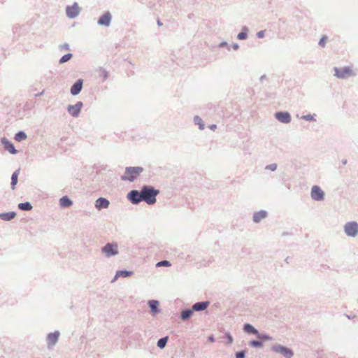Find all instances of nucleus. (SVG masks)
Listing matches in <instances>:
<instances>
[{
    "label": "nucleus",
    "instance_id": "f257e3e1",
    "mask_svg": "<svg viewBox=\"0 0 358 358\" xmlns=\"http://www.w3.org/2000/svg\"><path fill=\"white\" fill-rule=\"evenodd\" d=\"M143 201L148 205H152L157 201V196L159 194V191L155 189L153 186L149 185H144L141 187Z\"/></svg>",
    "mask_w": 358,
    "mask_h": 358
},
{
    "label": "nucleus",
    "instance_id": "f03ea898",
    "mask_svg": "<svg viewBox=\"0 0 358 358\" xmlns=\"http://www.w3.org/2000/svg\"><path fill=\"white\" fill-rule=\"evenodd\" d=\"M143 171L142 166H127L125 168L124 174L121 176V180L134 182Z\"/></svg>",
    "mask_w": 358,
    "mask_h": 358
},
{
    "label": "nucleus",
    "instance_id": "7ed1b4c3",
    "mask_svg": "<svg viewBox=\"0 0 358 358\" xmlns=\"http://www.w3.org/2000/svg\"><path fill=\"white\" fill-rule=\"evenodd\" d=\"M272 352L282 355L285 358H292L294 351L292 348L282 344L275 343L271 347Z\"/></svg>",
    "mask_w": 358,
    "mask_h": 358
},
{
    "label": "nucleus",
    "instance_id": "20e7f679",
    "mask_svg": "<svg viewBox=\"0 0 358 358\" xmlns=\"http://www.w3.org/2000/svg\"><path fill=\"white\" fill-rule=\"evenodd\" d=\"M101 252L106 257H114L119 254L118 244L116 242L107 243L101 248Z\"/></svg>",
    "mask_w": 358,
    "mask_h": 358
},
{
    "label": "nucleus",
    "instance_id": "39448f33",
    "mask_svg": "<svg viewBox=\"0 0 358 358\" xmlns=\"http://www.w3.org/2000/svg\"><path fill=\"white\" fill-rule=\"evenodd\" d=\"M334 76L340 79H346L355 75L352 68L348 66L343 67H334Z\"/></svg>",
    "mask_w": 358,
    "mask_h": 358
},
{
    "label": "nucleus",
    "instance_id": "423d86ee",
    "mask_svg": "<svg viewBox=\"0 0 358 358\" xmlns=\"http://www.w3.org/2000/svg\"><path fill=\"white\" fill-rule=\"evenodd\" d=\"M343 230L348 236L355 238L358 235V223L356 221L348 222L345 224Z\"/></svg>",
    "mask_w": 358,
    "mask_h": 358
},
{
    "label": "nucleus",
    "instance_id": "0eeeda50",
    "mask_svg": "<svg viewBox=\"0 0 358 358\" xmlns=\"http://www.w3.org/2000/svg\"><path fill=\"white\" fill-rule=\"evenodd\" d=\"M127 199L134 205H138L143 201L142 190L132 189L127 194Z\"/></svg>",
    "mask_w": 358,
    "mask_h": 358
},
{
    "label": "nucleus",
    "instance_id": "6e6552de",
    "mask_svg": "<svg viewBox=\"0 0 358 358\" xmlns=\"http://www.w3.org/2000/svg\"><path fill=\"white\" fill-rule=\"evenodd\" d=\"M66 15L68 18L73 20L76 18L81 12V8L77 2H74L72 5H68L65 8Z\"/></svg>",
    "mask_w": 358,
    "mask_h": 358
},
{
    "label": "nucleus",
    "instance_id": "1a4fd4ad",
    "mask_svg": "<svg viewBox=\"0 0 358 358\" xmlns=\"http://www.w3.org/2000/svg\"><path fill=\"white\" fill-rule=\"evenodd\" d=\"M311 199L315 201H322L324 200L325 193L318 185H313L310 191Z\"/></svg>",
    "mask_w": 358,
    "mask_h": 358
},
{
    "label": "nucleus",
    "instance_id": "9d476101",
    "mask_svg": "<svg viewBox=\"0 0 358 358\" xmlns=\"http://www.w3.org/2000/svg\"><path fill=\"white\" fill-rule=\"evenodd\" d=\"M59 336L60 332L58 330H55L47 334L46 342L48 349H52L57 343Z\"/></svg>",
    "mask_w": 358,
    "mask_h": 358
},
{
    "label": "nucleus",
    "instance_id": "9b49d317",
    "mask_svg": "<svg viewBox=\"0 0 358 358\" xmlns=\"http://www.w3.org/2000/svg\"><path fill=\"white\" fill-rule=\"evenodd\" d=\"M275 118L280 122L288 124L292 121V116L287 110H279L274 113Z\"/></svg>",
    "mask_w": 358,
    "mask_h": 358
},
{
    "label": "nucleus",
    "instance_id": "f8f14e48",
    "mask_svg": "<svg viewBox=\"0 0 358 358\" xmlns=\"http://www.w3.org/2000/svg\"><path fill=\"white\" fill-rule=\"evenodd\" d=\"M0 142L2 144L4 150L8 151L10 154L17 155L18 153V150L15 148L13 143L6 137L1 138Z\"/></svg>",
    "mask_w": 358,
    "mask_h": 358
},
{
    "label": "nucleus",
    "instance_id": "ddd939ff",
    "mask_svg": "<svg viewBox=\"0 0 358 358\" xmlns=\"http://www.w3.org/2000/svg\"><path fill=\"white\" fill-rule=\"evenodd\" d=\"M112 21V15L110 11H105L98 19L97 24L99 26L109 27Z\"/></svg>",
    "mask_w": 358,
    "mask_h": 358
},
{
    "label": "nucleus",
    "instance_id": "4468645a",
    "mask_svg": "<svg viewBox=\"0 0 358 358\" xmlns=\"http://www.w3.org/2000/svg\"><path fill=\"white\" fill-rule=\"evenodd\" d=\"M148 306L150 310V313L152 316H156L157 314L162 312L161 308H159V301L156 299H150L148 301Z\"/></svg>",
    "mask_w": 358,
    "mask_h": 358
},
{
    "label": "nucleus",
    "instance_id": "2eb2a0df",
    "mask_svg": "<svg viewBox=\"0 0 358 358\" xmlns=\"http://www.w3.org/2000/svg\"><path fill=\"white\" fill-rule=\"evenodd\" d=\"M83 87V80L82 78H79L76 80L75 83L71 85L70 92L73 96H77L80 93Z\"/></svg>",
    "mask_w": 358,
    "mask_h": 358
},
{
    "label": "nucleus",
    "instance_id": "dca6fc26",
    "mask_svg": "<svg viewBox=\"0 0 358 358\" xmlns=\"http://www.w3.org/2000/svg\"><path fill=\"white\" fill-rule=\"evenodd\" d=\"M268 215V213L266 210L255 211L252 215V222L255 224H259L262 220L266 218Z\"/></svg>",
    "mask_w": 358,
    "mask_h": 358
},
{
    "label": "nucleus",
    "instance_id": "f3484780",
    "mask_svg": "<svg viewBox=\"0 0 358 358\" xmlns=\"http://www.w3.org/2000/svg\"><path fill=\"white\" fill-rule=\"evenodd\" d=\"M110 201L105 197H99L94 203V206L96 210H101L102 209L108 208Z\"/></svg>",
    "mask_w": 358,
    "mask_h": 358
},
{
    "label": "nucleus",
    "instance_id": "a211bd4d",
    "mask_svg": "<svg viewBox=\"0 0 358 358\" xmlns=\"http://www.w3.org/2000/svg\"><path fill=\"white\" fill-rule=\"evenodd\" d=\"M210 305L208 301H201L194 303L192 306L194 312H201L205 310Z\"/></svg>",
    "mask_w": 358,
    "mask_h": 358
},
{
    "label": "nucleus",
    "instance_id": "6ab92c4d",
    "mask_svg": "<svg viewBox=\"0 0 358 358\" xmlns=\"http://www.w3.org/2000/svg\"><path fill=\"white\" fill-rule=\"evenodd\" d=\"M243 331L248 335H254L255 336L257 334H259V330L248 322H245L243 324Z\"/></svg>",
    "mask_w": 358,
    "mask_h": 358
},
{
    "label": "nucleus",
    "instance_id": "aec40b11",
    "mask_svg": "<svg viewBox=\"0 0 358 358\" xmlns=\"http://www.w3.org/2000/svg\"><path fill=\"white\" fill-rule=\"evenodd\" d=\"M256 337L264 344L265 342L272 341L274 340L273 337L265 331H259L257 334Z\"/></svg>",
    "mask_w": 358,
    "mask_h": 358
},
{
    "label": "nucleus",
    "instance_id": "412c9836",
    "mask_svg": "<svg viewBox=\"0 0 358 358\" xmlns=\"http://www.w3.org/2000/svg\"><path fill=\"white\" fill-rule=\"evenodd\" d=\"M194 313L192 308L184 309L180 313V319L182 321H187L192 317Z\"/></svg>",
    "mask_w": 358,
    "mask_h": 358
},
{
    "label": "nucleus",
    "instance_id": "4be33fe9",
    "mask_svg": "<svg viewBox=\"0 0 358 358\" xmlns=\"http://www.w3.org/2000/svg\"><path fill=\"white\" fill-rule=\"evenodd\" d=\"M17 215L15 211H8L0 213V219L3 221H10L13 220Z\"/></svg>",
    "mask_w": 358,
    "mask_h": 358
},
{
    "label": "nucleus",
    "instance_id": "5701e85b",
    "mask_svg": "<svg viewBox=\"0 0 358 358\" xmlns=\"http://www.w3.org/2000/svg\"><path fill=\"white\" fill-rule=\"evenodd\" d=\"M20 173V168L15 170L11 176L10 188L14 190L16 188V185L18 182V176Z\"/></svg>",
    "mask_w": 358,
    "mask_h": 358
},
{
    "label": "nucleus",
    "instance_id": "b1692460",
    "mask_svg": "<svg viewBox=\"0 0 358 358\" xmlns=\"http://www.w3.org/2000/svg\"><path fill=\"white\" fill-rule=\"evenodd\" d=\"M66 110H67V112L69 113V114L73 117H78L81 113L80 111V110L76 106L75 104L74 105H71V104L68 105Z\"/></svg>",
    "mask_w": 358,
    "mask_h": 358
},
{
    "label": "nucleus",
    "instance_id": "393cba45",
    "mask_svg": "<svg viewBox=\"0 0 358 358\" xmlns=\"http://www.w3.org/2000/svg\"><path fill=\"white\" fill-rule=\"evenodd\" d=\"M73 201L68 196H63L59 199V205L62 208H68L73 205Z\"/></svg>",
    "mask_w": 358,
    "mask_h": 358
},
{
    "label": "nucleus",
    "instance_id": "a878e982",
    "mask_svg": "<svg viewBox=\"0 0 358 358\" xmlns=\"http://www.w3.org/2000/svg\"><path fill=\"white\" fill-rule=\"evenodd\" d=\"M134 272L125 268L120 269L116 271V278H127L134 275Z\"/></svg>",
    "mask_w": 358,
    "mask_h": 358
},
{
    "label": "nucleus",
    "instance_id": "bb28decb",
    "mask_svg": "<svg viewBox=\"0 0 358 358\" xmlns=\"http://www.w3.org/2000/svg\"><path fill=\"white\" fill-rule=\"evenodd\" d=\"M249 29L246 26L241 28V31L238 34L236 38L238 40H246L248 38Z\"/></svg>",
    "mask_w": 358,
    "mask_h": 358
},
{
    "label": "nucleus",
    "instance_id": "cd10ccee",
    "mask_svg": "<svg viewBox=\"0 0 358 358\" xmlns=\"http://www.w3.org/2000/svg\"><path fill=\"white\" fill-rule=\"evenodd\" d=\"M248 345L255 349H262L264 347V344H263L257 338V339L250 340L248 342Z\"/></svg>",
    "mask_w": 358,
    "mask_h": 358
},
{
    "label": "nucleus",
    "instance_id": "c85d7f7f",
    "mask_svg": "<svg viewBox=\"0 0 358 358\" xmlns=\"http://www.w3.org/2000/svg\"><path fill=\"white\" fill-rule=\"evenodd\" d=\"M193 122L195 125H197L200 130H203L206 127L205 123L201 119V117L199 115H194L193 118Z\"/></svg>",
    "mask_w": 358,
    "mask_h": 358
},
{
    "label": "nucleus",
    "instance_id": "c756f323",
    "mask_svg": "<svg viewBox=\"0 0 358 358\" xmlns=\"http://www.w3.org/2000/svg\"><path fill=\"white\" fill-rule=\"evenodd\" d=\"M27 138V135L25 131L22 130H20L15 133L14 136V139L17 142H21Z\"/></svg>",
    "mask_w": 358,
    "mask_h": 358
},
{
    "label": "nucleus",
    "instance_id": "7c9ffc66",
    "mask_svg": "<svg viewBox=\"0 0 358 358\" xmlns=\"http://www.w3.org/2000/svg\"><path fill=\"white\" fill-rule=\"evenodd\" d=\"M17 208L20 210L29 211L33 208V206L29 201H25L18 203Z\"/></svg>",
    "mask_w": 358,
    "mask_h": 358
},
{
    "label": "nucleus",
    "instance_id": "2f4dec72",
    "mask_svg": "<svg viewBox=\"0 0 358 358\" xmlns=\"http://www.w3.org/2000/svg\"><path fill=\"white\" fill-rule=\"evenodd\" d=\"M169 339V336L160 338L157 342V348H159V349H164L166 346Z\"/></svg>",
    "mask_w": 358,
    "mask_h": 358
},
{
    "label": "nucleus",
    "instance_id": "473e14b6",
    "mask_svg": "<svg viewBox=\"0 0 358 358\" xmlns=\"http://www.w3.org/2000/svg\"><path fill=\"white\" fill-rule=\"evenodd\" d=\"M73 55L72 53L71 52H68L65 55H64L59 60V64H64L67 62H69V60H71L72 58H73Z\"/></svg>",
    "mask_w": 358,
    "mask_h": 358
},
{
    "label": "nucleus",
    "instance_id": "72a5a7b5",
    "mask_svg": "<svg viewBox=\"0 0 358 358\" xmlns=\"http://www.w3.org/2000/svg\"><path fill=\"white\" fill-rule=\"evenodd\" d=\"M99 77L102 78L103 81L106 80L109 77V73L103 67H99Z\"/></svg>",
    "mask_w": 358,
    "mask_h": 358
},
{
    "label": "nucleus",
    "instance_id": "f704fd0d",
    "mask_svg": "<svg viewBox=\"0 0 358 358\" xmlns=\"http://www.w3.org/2000/svg\"><path fill=\"white\" fill-rule=\"evenodd\" d=\"M315 116H316L315 114L308 113L306 115H303L301 117V119L306 120V121H308V122H315L316 121Z\"/></svg>",
    "mask_w": 358,
    "mask_h": 358
},
{
    "label": "nucleus",
    "instance_id": "c9c22d12",
    "mask_svg": "<svg viewBox=\"0 0 358 358\" xmlns=\"http://www.w3.org/2000/svg\"><path fill=\"white\" fill-rule=\"evenodd\" d=\"M247 352H248L247 349H243V350H241L239 351H236L234 354L235 358H245Z\"/></svg>",
    "mask_w": 358,
    "mask_h": 358
},
{
    "label": "nucleus",
    "instance_id": "e433bc0d",
    "mask_svg": "<svg viewBox=\"0 0 358 358\" xmlns=\"http://www.w3.org/2000/svg\"><path fill=\"white\" fill-rule=\"evenodd\" d=\"M234 342V338L230 332L225 331V345H231Z\"/></svg>",
    "mask_w": 358,
    "mask_h": 358
},
{
    "label": "nucleus",
    "instance_id": "4c0bfd02",
    "mask_svg": "<svg viewBox=\"0 0 358 358\" xmlns=\"http://www.w3.org/2000/svg\"><path fill=\"white\" fill-rule=\"evenodd\" d=\"M328 40V37L327 35H322V37L320 38L319 42H318V45L322 47V48H324L326 44H327V41Z\"/></svg>",
    "mask_w": 358,
    "mask_h": 358
},
{
    "label": "nucleus",
    "instance_id": "58836bf2",
    "mask_svg": "<svg viewBox=\"0 0 358 358\" xmlns=\"http://www.w3.org/2000/svg\"><path fill=\"white\" fill-rule=\"evenodd\" d=\"M171 266V263L168 261V260H162V261H159L158 262L157 264H156V266L157 267H159V266Z\"/></svg>",
    "mask_w": 358,
    "mask_h": 358
},
{
    "label": "nucleus",
    "instance_id": "ea45409f",
    "mask_svg": "<svg viewBox=\"0 0 358 358\" xmlns=\"http://www.w3.org/2000/svg\"><path fill=\"white\" fill-rule=\"evenodd\" d=\"M278 165L275 163L268 164L265 166L266 170L275 171L277 169Z\"/></svg>",
    "mask_w": 358,
    "mask_h": 358
},
{
    "label": "nucleus",
    "instance_id": "a19ab883",
    "mask_svg": "<svg viewBox=\"0 0 358 358\" xmlns=\"http://www.w3.org/2000/svg\"><path fill=\"white\" fill-rule=\"evenodd\" d=\"M59 49L62 50H69L70 46H69V43H65L59 45Z\"/></svg>",
    "mask_w": 358,
    "mask_h": 358
},
{
    "label": "nucleus",
    "instance_id": "79ce46f5",
    "mask_svg": "<svg viewBox=\"0 0 358 358\" xmlns=\"http://www.w3.org/2000/svg\"><path fill=\"white\" fill-rule=\"evenodd\" d=\"M265 30H260L257 32L256 36L258 38H263L265 36Z\"/></svg>",
    "mask_w": 358,
    "mask_h": 358
},
{
    "label": "nucleus",
    "instance_id": "37998d69",
    "mask_svg": "<svg viewBox=\"0 0 358 358\" xmlns=\"http://www.w3.org/2000/svg\"><path fill=\"white\" fill-rule=\"evenodd\" d=\"M75 105L81 112L82 108L83 107V103L82 101H77Z\"/></svg>",
    "mask_w": 358,
    "mask_h": 358
},
{
    "label": "nucleus",
    "instance_id": "c03bdc74",
    "mask_svg": "<svg viewBox=\"0 0 358 358\" xmlns=\"http://www.w3.org/2000/svg\"><path fill=\"white\" fill-rule=\"evenodd\" d=\"M231 48L234 50H237L239 48V45L237 43H233L231 45Z\"/></svg>",
    "mask_w": 358,
    "mask_h": 358
},
{
    "label": "nucleus",
    "instance_id": "a18cd8bd",
    "mask_svg": "<svg viewBox=\"0 0 358 358\" xmlns=\"http://www.w3.org/2000/svg\"><path fill=\"white\" fill-rule=\"evenodd\" d=\"M208 127L210 130L214 131V130L217 128V124H209Z\"/></svg>",
    "mask_w": 358,
    "mask_h": 358
},
{
    "label": "nucleus",
    "instance_id": "49530a36",
    "mask_svg": "<svg viewBox=\"0 0 358 358\" xmlns=\"http://www.w3.org/2000/svg\"><path fill=\"white\" fill-rule=\"evenodd\" d=\"M345 316L348 318L349 320H352L354 318L356 317V315H348V314H345Z\"/></svg>",
    "mask_w": 358,
    "mask_h": 358
},
{
    "label": "nucleus",
    "instance_id": "de8ad7c7",
    "mask_svg": "<svg viewBox=\"0 0 358 358\" xmlns=\"http://www.w3.org/2000/svg\"><path fill=\"white\" fill-rule=\"evenodd\" d=\"M208 340L209 341H211V342L214 341H215V337H214V336H213V335H210V336L208 337Z\"/></svg>",
    "mask_w": 358,
    "mask_h": 358
},
{
    "label": "nucleus",
    "instance_id": "09e8293b",
    "mask_svg": "<svg viewBox=\"0 0 358 358\" xmlns=\"http://www.w3.org/2000/svg\"><path fill=\"white\" fill-rule=\"evenodd\" d=\"M224 40L220 41L218 44V47L219 48H224Z\"/></svg>",
    "mask_w": 358,
    "mask_h": 358
},
{
    "label": "nucleus",
    "instance_id": "8fccbe9b",
    "mask_svg": "<svg viewBox=\"0 0 358 358\" xmlns=\"http://www.w3.org/2000/svg\"><path fill=\"white\" fill-rule=\"evenodd\" d=\"M157 24L159 27H161L163 25V23L161 22V20L158 18L157 20Z\"/></svg>",
    "mask_w": 358,
    "mask_h": 358
},
{
    "label": "nucleus",
    "instance_id": "3c124183",
    "mask_svg": "<svg viewBox=\"0 0 358 358\" xmlns=\"http://www.w3.org/2000/svg\"><path fill=\"white\" fill-rule=\"evenodd\" d=\"M292 258L290 257H287L285 259V262H287V264H289L290 261H291Z\"/></svg>",
    "mask_w": 358,
    "mask_h": 358
},
{
    "label": "nucleus",
    "instance_id": "603ef678",
    "mask_svg": "<svg viewBox=\"0 0 358 358\" xmlns=\"http://www.w3.org/2000/svg\"><path fill=\"white\" fill-rule=\"evenodd\" d=\"M287 235H292V233H289V232H287V231H284L282 234V236H287Z\"/></svg>",
    "mask_w": 358,
    "mask_h": 358
},
{
    "label": "nucleus",
    "instance_id": "864d4df0",
    "mask_svg": "<svg viewBox=\"0 0 358 358\" xmlns=\"http://www.w3.org/2000/svg\"><path fill=\"white\" fill-rule=\"evenodd\" d=\"M341 163L343 165H346L348 163V160L346 159H342Z\"/></svg>",
    "mask_w": 358,
    "mask_h": 358
},
{
    "label": "nucleus",
    "instance_id": "5fc2aeb1",
    "mask_svg": "<svg viewBox=\"0 0 358 358\" xmlns=\"http://www.w3.org/2000/svg\"><path fill=\"white\" fill-rule=\"evenodd\" d=\"M266 75H262V76L260 77L259 80H260V81H262V82L264 79H266Z\"/></svg>",
    "mask_w": 358,
    "mask_h": 358
},
{
    "label": "nucleus",
    "instance_id": "6e6d98bb",
    "mask_svg": "<svg viewBox=\"0 0 358 358\" xmlns=\"http://www.w3.org/2000/svg\"><path fill=\"white\" fill-rule=\"evenodd\" d=\"M117 278H116V274H115V276L113 277V278L112 279L111 282H115Z\"/></svg>",
    "mask_w": 358,
    "mask_h": 358
},
{
    "label": "nucleus",
    "instance_id": "4d7b16f0",
    "mask_svg": "<svg viewBox=\"0 0 358 358\" xmlns=\"http://www.w3.org/2000/svg\"><path fill=\"white\" fill-rule=\"evenodd\" d=\"M225 48H227L228 50H230V47L227 41H225Z\"/></svg>",
    "mask_w": 358,
    "mask_h": 358
},
{
    "label": "nucleus",
    "instance_id": "13d9d810",
    "mask_svg": "<svg viewBox=\"0 0 358 358\" xmlns=\"http://www.w3.org/2000/svg\"><path fill=\"white\" fill-rule=\"evenodd\" d=\"M43 94V91L40 92V93H38L37 94H36V96H41L42 94Z\"/></svg>",
    "mask_w": 358,
    "mask_h": 358
},
{
    "label": "nucleus",
    "instance_id": "bf43d9fd",
    "mask_svg": "<svg viewBox=\"0 0 358 358\" xmlns=\"http://www.w3.org/2000/svg\"><path fill=\"white\" fill-rule=\"evenodd\" d=\"M342 358H343V357H342Z\"/></svg>",
    "mask_w": 358,
    "mask_h": 358
}]
</instances>
